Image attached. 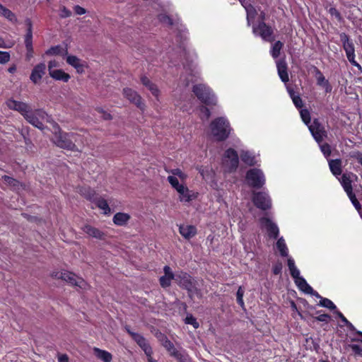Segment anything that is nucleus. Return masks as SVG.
Returning <instances> with one entry per match:
<instances>
[{
	"label": "nucleus",
	"instance_id": "1",
	"mask_svg": "<svg viewBox=\"0 0 362 362\" xmlns=\"http://www.w3.org/2000/svg\"><path fill=\"white\" fill-rule=\"evenodd\" d=\"M211 135L216 141H224L232 131L229 121L223 117L213 119L209 124Z\"/></svg>",
	"mask_w": 362,
	"mask_h": 362
},
{
	"label": "nucleus",
	"instance_id": "2",
	"mask_svg": "<svg viewBox=\"0 0 362 362\" xmlns=\"http://www.w3.org/2000/svg\"><path fill=\"white\" fill-rule=\"evenodd\" d=\"M53 128V136L52 141L58 147L72 151H77V147L72 140L73 134L64 132L59 125L55 122H52Z\"/></svg>",
	"mask_w": 362,
	"mask_h": 362
},
{
	"label": "nucleus",
	"instance_id": "3",
	"mask_svg": "<svg viewBox=\"0 0 362 362\" xmlns=\"http://www.w3.org/2000/svg\"><path fill=\"white\" fill-rule=\"evenodd\" d=\"M192 92L202 103L207 106H215L217 99L211 89L204 84H196L192 87Z\"/></svg>",
	"mask_w": 362,
	"mask_h": 362
},
{
	"label": "nucleus",
	"instance_id": "4",
	"mask_svg": "<svg viewBox=\"0 0 362 362\" xmlns=\"http://www.w3.org/2000/svg\"><path fill=\"white\" fill-rule=\"evenodd\" d=\"M175 281L181 288L187 291L190 298H192L194 295L199 292V289L196 286V281L187 272H182L180 274L176 275Z\"/></svg>",
	"mask_w": 362,
	"mask_h": 362
},
{
	"label": "nucleus",
	"instance_id": "5",
	"mask_svg": "<svg viewBox=\"0 0 362 362\" xmlns=\"http://www.w3.org/2000/svg\"><path fill=\"white\" fill-rule=\"evenodd\" d=\"M24 118L34 127L40 129H44L42 120L46 119L47 122L52 124L54 121L45 111L42 110H37L33 112L31 110L26 114Z\"/></svg>",
	"mask_w": 362,
	"mask_h": 362
},
{
	"label": "nucleus",
	"instance_id": "6",
	"mask_svg": "<svg viewBox=\"0 0 362 362\" xmlns=\"http://www.w3.org/2000/svg\"><path fill=\"white\" fill-rule=\"evenodd\" d=\"M245 177L248 185L253 188L260 189L265 183L262 171L257 168H252L247 170Z\"/></svg>",
	"mask_w": 362,
	"mask_h": 362
},
{
	"label": "nucleus",
	"instance_id": "7",
	"mask_svg": "<svg viewBox=\"0 0 362 362\" xmlns=\"http://www.w3.org/2000/svg\"><path fill=\"white\" fill-rule=\"evenodd\" d=\"M52 276L57 279H61L71 285L78 286L81 288H85L86 286V282L82 278L76 276L75 274L71 272L64 271L61 272H53Z\"/></svg>",
	"mask_w": 362,
	"mask_h": 362
},
{
	"label": "nucleus",
	"instance_id": "8",
	"mask_svg": "<svg viewBox=\"0 0 362 362\" xmlns=\"http://www.w3.org/2000/svg\"><path fill=\"white\" fill-rule=\"evenodd\" d=\"M223 163L230 173L235 172L239 165L238 152L233 148L226 149L223 154Z\"/></svg>",
	"mask_w": 362,
	"mask_h": 362
},
{
	"label": "nucleus",
	"instance_id": "9",
	"mask_svg": "<svg viewBox=\"0 0 362 362\" xmlns=\"http://www.w3.org/2000/svg\"><path fill=\"white\" fill-rule=\"evenodd\" d=\"M252 201L257 208L262 211L270 209L272 207V200L266 192H254Z\"/></svg>",
	"mask_w": 362,
	"mask_h": 362
},
{
	"label": "nucleus",
	"instance_id": "10",
	"mask_svg": "<svg viewBox=\"0 0 362 362\" xmlns=\"http://www.w3.org/2000/svg\"><path fill=\"white\" fill-rule=\"evenodd\" d=\"M124 97L134 104L141 111H144L146 105L143 101L141 96L131 88H124L122 91Z\"/></svg>",
	"mask_w": 362,
	"mask_h": 362
},
{
	"label": "nucleus",
	"instance_id": "11",
	"mask_svg": "<svg viewBox=\"0 0 362 362\" xmlns=\"http://www.w3.org/2000/svg\"><path fill=\"white\" fill-rule=\"evenodd\" d=\"M253 33L258 34L265 41L274 40L272 28L263 21H260L257 26L253 27Z\"/></svg>",
	"mask_w": 362,
	"mask_h": 362
},
{
	"label": "nucleus",
	"instance_id": "12",
	"mask_svg": "<svg viewBox=\"0 0 362 362\" xmlns=\"http://www.w3.org/2000/svg\"><path fill=\"white\" fill-rule=\"evenodd\" d=\"M261 227L264 228L269 238L277 239L279 235V229L277 225L268 217H262L259 220Z\"/></svg>",
	"mask_w": 362,
	"mask_h": 362
},
{
	"label": "nucleus",
	"instance_id": "13",
	"mask_svg": "<svg viewBox=\"0 0 362 362\" xmlns=\"http://www.w3.org/2000/svg\"><path fill=\"white\" fill-rule=\"evenodd\" d=\"M309 130L317 143L322 142L324 137L326 136L325 127L317 119H315L313 124L309 126Z\"/></svg>",
	"mask_w": 362,
	"mask_h": 362
},
{
	"label": "nucleus",
	"instance_id": "14",
	"mask_svg": "<svg viewBox=\"0 0 362 362\" xmlns=\"http://www.w3.org/2000/svg\"><path fill=\"white\" fill-rule=\"evenodd\" d=\"M6 106L8 109L18 111L23 117L31 110L30 107L25 103L9 98L6 101Z\"/></svg>",
	"mask_w": 362,
	"mask_h": 362
},
{
	"label": "nucleus",
	"instance_id": "15",
	"mask_svg": "<svg viewBox=\"0 0 362 362\" xmlns=\"http://www.w3.org/2000/svg\"><path fill=\"white\" fill-rule=\"evenodd\" d=\"M46 65L45 63H40L35 65L30 74V79L34 84H38L43 76L45 74Z\"/></svg>",
	"mask_w": 362,
	"mask_h": 362
},
{
	"label": "nucleus",
	"instance_id": "16",
	"mask_svg": "<svg viewBox=\"0 0 362 362\" xmlns=\"http://www.w3.org/2000/svg\"><path fill=\"white\" fill-rule=\"evenodd\" d=\"M163 272L164 275L160 277L159 283L162 288H167L170 286L171 281L175 279L176 276L168 265L164 266Z\"/></svg>",
	"mask_w": 362,
	"mask_h": 362
},
{
	"label": "nucleus",
	"instance_id": "17",
	"mask_svg": "<svg viewBox=\"0 0 362 362\" xmlns=\"http://www.w3.org/2000/svg\"><path fill=\"white\" fill-rule=\"evenodd\" d=\"M278 75L284 83H287L289 81L288 64L285 57L281 58L276 62Z\"/></svg>",
	"mask_w": 362,
	"mask_h": 362
},
{
	"label": "nucleus",
	"instance_id": "18",
	"mask_svg": "<svg viewBox=\"0 0 362 362\" xmlns=\"http://www.w3.org/2000/svg\"><path fill=\"white\" fill-rule=\"evenodd\" d=\"M135 337L136 338L134 339V341L144 351L147 357V359L152 357L153 349L147 339L140 334L139 335H136Z\"/></svg>",
	"mask_w": 362,
	"mask_h": 362
},
{
	"label": "nucleus",
	"instance_id": "19",
	"mask_svg": "<svg viewBox=\"0 0 362 362\" xmlns=\"http://www.w3.org/2000/svg\"><path fill=\"white\" fill-rule=\"evenodd\" d=\"M313 70L317 79V84L323 87L326 93H330L332 88L329 81L325 78L322 71L317 66H313Z\"/></svg>",
	"mask_w": 362,
	"mask_h": 362
},
{
	"label": "nucleus",
	"instance_id": "20",
	"mask_svg": "<svg viewBox=\"0 0 362 362\" xmlns=\"http://www.w3.org/2000/svg\"><path fill=\"white\" fill-rule=\"evenodd\" d=\"M179 233L186 240H190L197 235V229L192 225L181 224L179 226Z\"/></svg>",
	"mask_w": 362,
	"mask_h": 362
},
{
	"label": "nucleus",
	"instance_id": "21",
	"mask_svg": "<svg viewBox=\"0 0 362 362\" xmlns=\"http://www.w3.org/2000/svg\"><path fill=\"white\" fill-rule=\"evenodd\" d=\"M177 192L179 194V200L181 202H189L197 199L198 196V192H194L189 189L185 185L182 187V190H180V192Z\"/></svg>",
	"mask_w": 362,
	"mask_h": 362
},
{
	"label": "nucleus",
	"instance_id": "22",
	"mask_svg": "<svg viewBox=\"0 0 362 362\" xmlns=\"http://www.w3.org/2000/svg\"><path fill=\"white\" fill-rule=\"evenodd\" d=\"M340 40L342 42L343 48L346 54L355 53V47L353 41L349 38V36L345 33H341L339 35Z\"/></svg>",
	"mask_w": 362,
	"mask_h": 362
},
{
	"label": "nucleus",
	"instance_id": "23",
	"mask_svg": "<svg viewBox=\"0 0 362 362\" xmlns=\"http://www.w3.org/2000/svg\"><path fill=\"white\" fill-rule=\"evenodd\" d=\"M66 63L74 67L78 73H83L84 71V64L81 60L74 55H69L66 57Z\"/></svg>",
	"mask_w": 362,
	"mask_h": 362
},
{
	"label": "nucleus",
	"instance_id": "24",
	"mask_svg": "<svg viewBox=\"0 0 362 362\" xmlns=\"http://www.w3.org/2000/svg\"><path fill=\"white\" fill-rule=\"evenodd\" d=\"M83 231L89 236L95 238L98 240H104L105 234L97 228L90 225H86L83 228Z\"/></svg>",
	"mask_w": 362,
	"mask_h": 362
},
{
	"label": "nucleus",
	"instance_id": "25",
	"mask_svg": "<svg viewBox=\"0 0 362 362\" xmlns=\"http://www.w3.org/2000/svg\"><path fill=\"white\" fill-rule=\"evenodd\" d=\"M24 44L26 49V59L33 57L34 49L33 46V33H26L24 37Z\"/></svg>",
	"mask_w": 362,
	"mask_h": 362
},
{
	"label": "nucleus",
	"instance_id": "26",
	"mask_svg": "<svg viewBox=\"0 0 362 362\" xmlns=\"http://www.w3.org/2000/svg\"><path fill=\"white\" fill-rule=\"evenodd\" d=\"M141 83L146 87L152 93L153 96L158 98L160 93V90L158 86L153 83L147 76H141Z\"/></svg>",
	"mask_w": 362,
	"mask_h": 362
},
{
	"label": "nucleus",
	"instance_id": "27",
	"mask_svg": "<svg viewBox=\"0 0 362 362\" xmlns=\"http://www.w3.org/2000/svg\"><path fill=\"white\" fill-rule=\"evenodd\" d=\"M131 216L129 214L127 213L117 212L114 215L112 221L116 226H124L127 224Z\"/></svg>",
	"mask_w": 362,
	"mask_h": 362
},
{
	"label": "nucleus",
	"instance_id": "28",
	"mask_svg": "<svg viewBox=\"0 0 362 362\" xmlns=\"http://www.w3.org/2000/svg\"><path fill=\"white\" fill-rule=\"evenodd\" d=\"M49 76L56 81L64 82H68L71 78L70 75L62 69L49 70Z\"/></svg>",
	"mask_w": 362,
	"mask_h": 362
},
{
	"label": "nucleus",
	"instance_id": "29",
	"mask_svg": "<svg viewBox=\"0 0 362 362\" xmlns=\"http://www.w3.org/2000/svg\"><path fill=\"white\" fill-rule=\"evenodd\" d=\"M94 355L103 362H111L112 360V355L107 351L100 349L98 347L93 348Z\"/></svg>",
	"mask_w": 362,
	"mask_h": 362
},
{
	"label": "nucleus",
	"instance_id": "30",
	"mask_svg": "<svg viewBox=\"0 0 362 362\" xmlns=\"http://www.w3.org/2000/svg\"><path fill=\"white\" fill-rule=\"evenodd\" d=\"M0 16H4L8 21L12 23H16L18 21L17 17L16 14L12 12L11 10L3 6L0 3Z\"/></svg>",
	"mask_w": 362,
	"mask_h": 362
},
{
	"label": "nucleus",
	"instance_id": "31",
	"mask_svg": "<svg viewBox=\"0 0 362 362\" xmlns=\"http://www.w3.org/2000/svg\"><path fill=\"white\" fill-rule=\"evenodd\" d=\"M240 159L245 164L249 166H254L256 164L255 156L248 151H241Z\"/></svg>",
	"mask_w": 362,
	"mask_h": 362
},
{
	"label": "nucleus",
	"instance_id": "32",
	"mask_svg": "<svg viewBox=\"0 0 362 362\" xmlns=\"http://www.w3.org/2000/svg\"><path fill=\"white\" fill-rule=\"evenodd\" d=\"M81 194L87 199L94 202L98 198V194L95 189L90 187H82L80 189Z\"/></svg>",
	"mask_w": 362,
	"mask_h": 362
},
{
	"label": "nucleus",
	"instance_id": "33",
	"mask_svg": "<svg viewBox=\"0 0 362 362\" xmlns=\"http://www.w3.org/2000/svg\"><path fill=\"white\" fill-rule=\"evenodd\" d=\"M329 166L332 173L334 175L338 176L341 174V160L340 159H334L329 160Z\"/></svg>",
	"mask_w": 362,
	"mask_h": 362
},
{
	"label": "nucleus",
	"instance_id": "34",
	"mask_svg": "<svg viewBox=\"0 0 362 362\" xmlns=\"http://www.w3.org/2000/svg\"><path fill=\"white\" fill-rule=\"evenodd\" d=\"M339 181L347 194L353 192L352 181L349 175L343 174Z\"/></svg>",
	"mask_w": 362,
	"mask_h": 362
},
{
	"label": "nucleus",
	"instance_id": "35",
	"mask_svg": "<svg viewBox=\"0 0 362 362\" xmlns=\"http://www.w3.org/2000/svg\"><path fill=\"white\" fill-rule=\"evenodd\" d=\"M170 355L175 358L177 362H188L189 357L185 351L177 350L176 348L173 350Z\"/></svg>",
	"mask_w": 362,
	"mask_h": 362
},
{
	"label": "nucleus",
	"instance_id": "36",
	"mask_svg": "<svg viewBox=\"0 0 362 362\" xmlns=\"http://www.w3.org/2000/svg\"><path fill=\"white\" fill-rule=\"evenodd\" d=\"M295 284L298 288L305 293H312L313 291V288L307 283L303 277L298 278V280L295 281Z\"/></svg>",
	"mask_w": 362,
	"mask_h": 362
},
{
	"label": "nucleus",
	"instance_id": "37",
	"mask_svg": "<svg viewBox=\"0 0 362 362\" xmlns=\"http://www.w3.org/2000/svg\"><path fill=\"white\" fill-rule=\"evenodd\" d=\"M94 203L99 209L103 210L105 214H108L110 213V208L107 202L105 199L102 197H98Z\"/></svg>",
	"mask_w": 362,
	"mask_h": 362
},
{
	"label": "nucleus",
	"instance_id": "38",
	"mask_svg": "<svg viewBox=\"0 0 362 362\" xmlns=\"http://www.w3.org/2000/svg\"><path fill=\"white\" fill-rule=\"evenodd\" d=\"M45 54L47 55H62L64 54H67V49H64L60 45H56V46H52L49 49H48L45 52Z\"/></svg>",
	"mask_w": 362,
	"mask_h": 362
},
{
	"label": "nucleus",
	"instance_id": "39",
	"mask_svg": "<svg viewBox=\"0 0 362 362\" xmlns=\"http://www.w3.org/2000/svg\"><path fill=\"white\" fill-rule=\"evenodd\" d=\"M283 47L284 43L280 40L274 42L270 51L271 55L274 59H277L280 56L281 50L282 49Z\"/></svg>",
	"mask_w": 362,
	"mask_h": 362
},
{
	"label": "nucleus",
	"instance_id": "40",
	"mask_svg": "<svg viewBox=\"0 0 362 362\" xmlns=\"http://www.w3.org/2000/svg\"><path fill=\"white\" fill-rule=\"evenodd\" d=\"M276 247L282 257L288 256V248L284 239L281 237L277 240Z\"/></svg>",
	"mask_w": 362,
	"mask_h": 362
},
{
	"label": "nucleus",
	"instance_id": "41",
	"mask_svg": "<svg viewBox=\"0 0 362 362\" xmlns=\"http://www.w3.org/2000/svg\"><path fill=\"white\" fill-rule=\"evenodd\" d=\"M2 180L14 189H18L21 185V182L18 180L8 175L2 176Z\"/></svg>",
	"mask_w": 362,
	"mask_h": 362
},
{
	"label": "nucleus",
	"instance_id": "42",
	"mask_svg": "<svg viewBox=\"0 0 362 362\" xmlns=\"http://www.w3.org/2000/svg\"><path fill=\"white\" fill-rule=\"evenodd\" d=\"M162 345L168 351L169 354L175 349L174 344L167 337L166 335L163 334L160 339Z\"/></svg>",
	"mask_w": 362,
	"mask_h": 362
},
{
	"label": "nucleus",
	"instance_id": "43",
	"mask_svg": "<svg viewBox=\"0 0 362 362\" xmlns=\"http://www.w3.org/2000/svg\"><path fill=\"white\" fill-rule=\"evenodd\" d=\"M167 180L172 186V187L175 189L177 192L182 190V187H184V185L180 184L178 179L175 176L170 175L168 177Z\"/></svg>",
	"mask_w": 362,
	"mask_h": 362
},
{
	"label": "nucleus",
	"instance_id": "44",
	"mask_svg": "<svg viewBox=\"0 0 362 362\" xmlns=\"http://www.w3.org/2000/svg\"><path fill=\"white\" fill-rule=\"evenodd\" d=\"M288 93L292 98L293 103L296 107V108L299 109L301 108L303 105V100L300 95H296L294 93L293 90L288 89Z\"/></svg>",
	"mask_w": 362,
	"mask_h": 362
},
{
	"label": "nucleus",
	"instance_id": "45",
	"mask_svg": "<svg viewBox=\"0 0 362 362\" xmlns=\"http://www.w3.org/2000/svg\"><path fill=\"white\" fill-rule=\"evenodd\" d=\"M318 305L327 308L331 310H337V306L334 305V303L331 300L327 298H321V300H320Z\"/></svg>",
	"mask_w": 362,
	"mask_h": 362
},
{
	"label": "nucleus",
	"instance_id": "46",
	"mask_svg": "<svg viewBox=\"0 0 362 362\" xmlns=\"http://www.w3.org/2000/svg\"><path fill=\"white\" fill-rule=\"evenodd\" d=\"M300 117L303 120V122L308 125L310 123L311 118H310V114L308 109H301L300 111Z\"/></svg>",
	"mask_w": 362,
	"mask_h": 362
},
{
	"label": "nucleus",
	"instance_id": "47",
	"mask_svg": "<svg viewBox=\"0 0 362 362\" xmlns=\"http://www.w3.org/2000/svg\"><path fill=\"white\" fill-rule=\"evenodd\" d=\"M185 323L187 325H192L194 329L199 327V323L197 322V319L191 314L187 315L185 319Z\"/></svg>",
	"mask_w": 362,
	"mask_h": 362
},
{
	"label": "nucleus",
	"instance_id": "48",
	"mask_svg": "<svg viewBox=\"0 0 362 362\" xmlns=\"http://www.w3.org/2000/svg\"><path fill=\"white\" fill-rule=\"evenodd\" d=\"M347 196L349 197V199L351 200V203L354 206L355 209L360 211L361 210V205L358 200L357 199L355 194L352 192L350 194H348Z\"/></svg>",
	"mask_w": 362,
	"mask_h": 362
},
{
	"label": "nucleus",
	"instance_id": "49",
	"mask_svg": "<svg viewBox=\"0 0 362 362\" xmlns=\"http://www.w3.org/2000/svg\"><path fill=\"white\" fill-rule=\"evenodd\" d=\"M328 12L332 16H334L338 22L341 23L343 21L344 19H343L341 14L336 8H334V7L329 8V9L328 10Z\"/></svg>",
	"mask_w": 362,
	"mask_h": 362
},
{
	"label": "nucleus",
	"instance_id": "50",
	"mask_svg": "<svg viewBox=\"0 0 362 362\" xmlns=\"http://www.w3.org/2000/svg\"><path fill=\"white\" fill-rule=\"evenodd\" d=\"M158 20L160 22L165 23L169 26H172L173 25V20L167 14H160L158 16Z\"/></svg>",
	"mask_w": 362,
	"mask_h": 362
},
{
	"label": "nucleus",
	"instance_id": "51",
	"mask_svg": "<svg viewBox=\"0 0 362 362\" xmlns=\"http://www.w3.org/2000/svg\"><path fill=\"white\" fill-rule=\"evenodd\" d=\"M246 11L248 21L250 18H254L257 14L256 8L251 4L246 8Z\"/></svg>",
	"mask_w": 362,
	"mask_h": 362
},
{
	"label": "nucleus",
	"instance_id": "52",
	"mask_svg": "<svg viewBox=\"0 0 362 362\" xmlns=\"http://www.w3.org/2000/svg\"><path fill=\"white\" fill-rule=\"evenodd\" d=\"M11 59V55L8 52L0 51V64H4Z\"/></svg>",
	"mask_w": 362,
	"mask_h": 362
},
{
	"label": "nucleus",
	"instance_id": "53",
	"mask_svg": "<svg viewBox=\"0 0 362 362\" xmlns=\"http://www.w3.org/2000/svg\"><path fill=\"white\" fill-rule=\"evenodd\" d=\"M315 320L328 323L331 320V316L329 314H320L314 317Z\"/></svg>",
	"mask_w": 362,
	"mask_h": 362
},
{
	"label": "nucleus",
	"instance_id": "54",
	"mask_svg": "<svg viewBox=\"0 0 362 362\" xmlns=\"http://www.w3.org/2000/svg\"><path fill=\"white\" fill-rule=\"evenodd\" d=\"M320 149L325 157H328L331 155V153H332L331 146L327 143L322 144L320 146Z\"/></svg>",
	"mask_w": 362,
	"mask_h": 362
},
{
	"label": "nucleus",
	"instance_id": "55",
	"mask_svg": "<svg viewBox=\"0 0 362 362\" xmlns=\"http://www.w3.org/2000/svg\"><path fill=\"white\" fill-rule=\"evenodd\" d=\"M206 106V105H202L199 107V110L205 119H208L211 117V111Z\"/></svg>",
	"mask_w": 362,
	"mask_h": 362
},
{
	"label": "nucleus",
	"instance_id": "56",
	"mask_svg": "<svg viewBox=\"0 0 362 362\" xmlns=\"http://www.w3.org/2000/svg\"><path fill=\"white\" fill-rule=\"evenodd\" d=\"M71 16V11L66 6H63L60 8L59 16L62 18H66Z\"/></svg>",
	"mask_w": 362,
	"mask_h": 362
},
{
	"label": "nucleus",
	"instance_id": "57",
	"mask_svg": "<svg viewBox=\"0 0 362 362\" xmlns=\"http://www.w3.org/2000/svg\"><path fill=\"white\" fill-rule=\"evenodd\" d=\"M173 176H177L182 180H185L187 178V175L184 173L180 168H175L171 171Z\"/></svg>",
	"mask_w": 362,
	"mask_h": 362
},
{
	"label": "nucleus",
	"instance_id": "58",
	"mask_svg": "<svg viewBox=\"0 0 362 362\" xmlns=\"http://www.w3.org/2000/svg\"><path fill=\"white\" fill-rule=\"evenodd\" d=\"M348 346L352 349L355 354H362V346L358 344H349Z\"/></svg>",
	"mask_w": 362,
	"mask_h": 362
},
{
	"label": "nucleus",
	"instance_id": "59",
	"mask_svg": "<svg viewBox=\"0 0 362 362\" xmlns=\"http://www.w3.org/2000/svg\"><path fill=\"white\" fill-rule=\"evenodd\" d=\"M282 271V264L279 262L276 263L272 267V272L274 275H279Z\"/></svg>",
	"mask_w": 362,
	"mask_h": 362
},
{
	"label": "nucleus",
	"instance_id": "60",
	"mask_svg": "<svg viewBox=\"0 0 362 362\" xmlns=\"http://www.w3.org/2000/svg\"><path fill=\"white\" fill-rule=\"evenodd\" d=\"M291 276L294 279V281L296 280H298V278H302L300 275V271L298 269L297 267L295 269H291L290 271Z\"/></svg>",
	"mask_w": 362,
	"mask_h": 362
},
{
	"label": "nucleus",
	"instance_id": "61",
	"mask_svg": "<svg viewBox=\"0 0 362 362\" xmlns=\"http://www.w3.org/2000/svg\"><path fill=\"white\" fill-rule=\"evenodd\" d=\"M351 157L356 159L362 165V152H354L351 155Z\"/></svg>",
	"mask_w": 362,
	"mask_h": 362
},
{
	"label": "nucleus",
	"instance_id": "62",
	"mask_svg": "<svg viewBox=\"0 0 362 362\" xmlns=\"http://www.w3.org/2000/svg\"><path fill=\"white\" fill-rule=\"evenodd\" d=\"M96 110L100 113H103V117L104 119L110 120L112 119V115L108 112H104L101 107H98Z\"/></svg>",
	"mask_w": 362,
	"mask_h": 362
},
{
	"label": "nucleus",
	"instance_id": "63",
	"mask_svg": "<svg viewBox=\"0 0 362 362\" xmlns=\"http://www.w3.org/2000/svg\"><path fill=\"white\" fill-rule=\"evenodd\" d=\"M74 10L77 15H83L86 13V10L78 5L75 6Z\"/></svg>",
	"mask_w": 362,
	"mask_h": 362
},
{
	"label": "nucleus",
	"instance_id": "64",
	"mask_svg": "<svg viewBox=\"0 0 362 362\" xmlns=\"http://www.w3.org/2000/svg\"><path fill=\"white\" fill-rule=\"evenodd\" d=\"M25 25H27L26 33H33V23L30 18L25 20Z\"/></svg>",
	"mask_w": 362,
	"mask_h": 362
}]
</instances>
